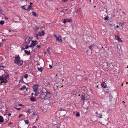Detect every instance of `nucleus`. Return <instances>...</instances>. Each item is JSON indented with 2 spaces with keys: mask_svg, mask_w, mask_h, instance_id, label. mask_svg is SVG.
Segmentation results:
<instances>
[{
  "mask_svg": "<svg viewBox=\"0 0 128 128\" xmlns=\"http://www.w3.org/2000/svg\"><path fill=\"white\" fill-rule=\"evenodd\" d=\"M8 75H4L0 77V80L2 83H6L8 80Z\"/></svg>",
  "mask_w": 128,
  "mask_h": 128,
  "instance_id": "nucleus-1",
  "label": "nucleus"
},
{
  "mask_svg": "<svg viewBox=\"0 0 128 128\" xmlns=\"http://www.w3.org/2000/svg\"><path fill=\"white\" fill-rule=\"evenodd\" d=\"M14 63L19 66H22V65L23 61L22 60H14Z\"/></svg>",
  "mask_w": 128,
  "mask_h": 128,
  "instance_id": "nucleus-2",
  "label": "nucleus"
},
{
  "mask_svg": "<svg viewBox=\"0 0 128 128\" xmlns=\"http://www.w3.org/2000/svg\"><path fill=\"white\" fill-rule=\"evenodd\" d=\"M44 96L43 97L44 98H49L50 96V93L49 92H48L46 90V92L44 93Z\"/></svg>",
  "mask_w": 128,
  "mask_h": 128,
  "instance_id": "nucleus-3",
  "label": "nucleus"
},
{
  "mask_svg": "<svg viewBox=\"0 0 128 128\" xmlns=\"http://www.w3.org/2000/svg\"><path fill=\"white\" fill-rule=\"evenodd\" d=\"M32 43L29 46L30 47H32V46H35L36 45L38 44L37 41H32Z\"/></svg>",
  "mask_w": 128,
  "mask_h": 128,
  "instance_id": "nucleus-4",
  "label": "nucleus"
},
{
  "mask_svg": "<svg viewBox=\"0 0 128 128\" xmlns=\"http://www.w3.org/2000/svg\"><path fill=\"white\" fill-rule=\"evenodd\" d=\"M38 85H34V87L33 86L34 91L35 92H37L38 90Z\"/></svg>",
  "mask_w": 128,
  "mask_h": 128,
  "instance_id": "nucleus-5",
  "label": "nucleus"
},
{
  "mask_svg": "<svg viewBox=\"0 0 128 128\" xmlns=\"http://www.w3.org/2000/svg\"><path fill=\"white\" fill-rule=\"evenodd\" d=\"M115 37L116 39L118 41L120 42H122V40L120 38V36H116V35H115Z\"/></svg>",
  "mask_w": 128,
  "mask_h": 128,
  "instance_id": "nucleus-6",
  "label": "nucleus"
},
{
  "mask_svg": "<svg viewBox=\"0 0 128 128\" xmlns=\"http://www.w3.org/2000/svg\"><path fill=\"white\" fill-rule=\"evenodd\" d=\"M95 113L96 114H97V115L96 116V117H97L100 118H102V114L100 113L98 114V112H96Z\"/></svg>",
  "mask_w": 128,
  "mask_h": 128,
  "instance_id": "nucleus-7",
  "label": "nucleus"
},
{
  "mask_svg": "<svg viewBox=\"0 0 128 128\" xmlns=\"http://www.w3.org/2000/svg\"><path fill=\"white\" fill-rule=\"evenodd\" d=\"M102 86L104 88H105L106 87V84L104 82H103L101 84Z\"/></svg>",
  "mask_w": 128,
  "mask_h": 128,
  "instance_id": "nucleus-8",
  "label": "nucleus"
},
{
  "mask_svg": "<svg viewBox=\"0 0 128 128\" xmlns=\"http://www.w3.org/2000/svg\"><path fill=\"white\" fill-rule=\"evenodd\" d=\"M56 40L58 42H62V40L61 38H59L58 37L56 39Z\"/></svg>",
  "mask_w": 128,
  "mask_h": 128,
  "instance_id": "nucleus-9",
  "label": "nucleus"
},
{
  "mask_svg": "<svg viewBox=\"0 0 128 128\" xmlns=\"http://www.w3.org/2000/svg\"><path fill=\"white\" fill-rule=\"evenodd\" d=\"M32 7L33 6L31 5H28V9H27L26 10H30L31 9H32V10H33V9L32 8Z\"/></svg>",
  "mask_w": 128,
  "mask_h": 128,
  "instance_id": "nucleus-10",
  "label": "nucleus"
},
{
  "mask_svg": "<svg viewBox=\"0 0 128 128\" xmlns=\"http://www.w3.org/2000/svg\"><path fill=\"white\" fill-rule=\"evenodd\" d=\"M44 34V31H42L40 33V36H43Z\"/></svg>",
  "mask_w": 128,
  "mask_h": 128,
  "instance_id": "nucleus-11",
  "label": "nucleus"
},
{
  "mask_svg": "<svg viewBox=\"0 0 128 128\" xmlns=\"http://www.w3.org/2000/svg\"><path fill=\"white\" fill-rule=\"evenodd\" d=\"M4 120V119L3 117L0 116V123L3 122Z\"/></svg>",
  "mask_w": 128,
  "mask_h": 128,
  "instance_id": "nucleus-12",
  "label": "nucleus"
},
{
  "mask_svg": "<svg viewBox=\"0 0 128 128\" xmlns=\"http://www.w3.org/2000/svg\"><path fill=\"white\" fill-rule=\"evenodd\" d=\"M32 14L35 17H38V14H36L35 12H32Z\"/></svg>",
  "mask_w": 128,
  "mask_h": 128,
  "instance_id": "nucleus-13",
  "label": "nucleus"
},
{
  "mask_svg": "<svg viewBox=\"0 0 128 128\" xmlns=\"http://www.w3.org/2000/svg\"><path fill=\"white\" fill-rule=\"evenodd\" d=\"M30 100L32 102H34L36 100V99L33 97H31Z\"/></svg>",
  "mask_w": 128,
  "mask_h": 128,
  "instance_id": "nucleus-14",
  "label": "nucleus"
},
{
  "mask_svg": "<svg viewBox=\"0 0 128 128\" xmlns=\"http://www.w3.org/2000/svg\"><path fill=\"white\" fill-rule=\"evenodd\" d=\"M24 52L27 55H29L30 54V51L25 50H24Z\"/></svg>",
  "mask_w": 128,
  "mask_h": 128,
  "instance_id": "nucleus-15",
  "label": "nucleus"
},
{
  "mask_svg": "<svg viewBox=\"0 0 128 128\" xmlns=\"http://www.w3.org/2000/svg\"><path fill=\"white\" fill-rule=\"evenodd\" d=\"M26 88V86H23L21 87V88H20V90H24Z\"/></svg>",
  "mask_w": 128,
  "mask_h": 128,
  "instance_id": "nucleus-16",
  "label": "nucleus"
},
{
  "mask_svg": "<svg viewBox=\"0 0 128 128\" xmlns=\"http://www.w3.org/2000/svg\"><path fill=\"white\" fill-rule=\"evenodd\" d=\"M15 60H19V59H20V57L19 56H18L16 57L15 58Z\"/></svg>",
  "mask_w": 128,
  "mask_h": 128,
  "instance_id": "nucleus-17",
  "label": "nucleus"
},
{
  "mask_svg": "<svg viewBox=\"0 0 128 128\" xmlns=\"http://www.w3.org/2000/svg\"><path fill=\"white\" fill-rule=\"evenodd\" d=\"M37 68L38 71L40 72H42V67L40 68Z\"/></svg>",
  "mask_w": 128,
  "mask_h": 128,
  "instance_id": "nucleus-18",
  "label": "nucleus"
},
{
  "mask_svg": "<svg viewBox=\"0 0 128 128\" xmlns=\"http://www.w3.org/2000/svg\"><path fill=\"white\" fill-rule=\"evenodd\" d=\"M81 98L82 100H85V97H84V96H81Z\"/></svg>",
  "mask_w": 128,
  "mask_h": 128,
  "instance_id": "nucleus-19",
  "label": "nucleus"
},
{
  "mask_svg": "<svg viewBox=\"0 0 128 128\" xmlns=\"http://www.w3.org/2000/svg\"><path fill=\"white\" fill-rule=\"evenodd\" d=\"M4 23V20H1L0 22V24L1 25L3 24Z\"/></svg>",
  "mask_w": 128,
  "mask_h": 128,
  "instance_id": "nucleus-20",
  "label": "nucleus"
},
{
  "mask_svg": "<svg viewBox=\"0 0 128 128\" xmlns=\"http://www.w3.org/2000/svg\"><path fill=\"white\" fill-rule=\"evenodd\" d=\"M94 45H91L89 47V48H90L91 50L92 49V48L93 47H94Z\"/></svg>",
  "mask_w": 128,
  "mask_h": 128,
  "instance_id": "nucleus-21",
  "label": "nucleus"
},
{
  "mask_svg": "<svg viewBox=\"0 0 128 128\" xmlns=\"http://www.w3.org/2000/svg\"><path fill=\"white\" fill-rule=\"evenodd\" d=\"M124 24V23H120L119 24L120 26H121L122 27H123V25Z\"/></svg>",
  "mask_w": 128,
  "mask_h": 128,
  "instance_id": "nucleus-22",
  "label": "nucleus"
},
{
  "mask_svg": "<svg viewBox=\"0 0 128 128\" xmlns=\"http://www.w3.org/2000/svg\"><path fill=\"white\" fill-rule=\"evenodd\" d=\"M67 22H72V20L71 19H66Z\"/></svg>",
  "mask_w": 128,
  "mask_h": 128,
  "instance_id": "nucleus-23",
  "label": "nucleus"
},
{
  "mask_svg": "<svg viewBox=\"0 0 128 128\" xmlns=\"http://www.w3.org/2000/svg\"><path fill=\"white\" fill-rule=\"evenodd\" d=\"M25 5L24 6H22V8L23 9H24L25 10H26V9L25 8V7H24L25 6Z\"/></svg>",
  "mask_w": 128,
  "mask_h": 128,
  "instance_id": "nucleus-24",
  "label": "nucleus"
},
{
  "mask_svg": "<svg viewBox=\"0 0 128 128\" xmlns=\"http://www.w3.org/2000/svg\"><path fill=\"white\" fill-rule=\"evenodd\" d=\"M25 122L26 124H28L29 123V122L28 120H26L25 121Z\"/></svg>",
  "mask_w": 128,
  "mask_h": 128,
  "instance_id": "nucleus-25",
  "label": "nucleus"
},
{
  "mask_svg": "<svg viewBox=\"0 0 128 128\" xmlns=\"http://www.w3.org/2000/svg\"><path fill=\"white\" fill-rule=\"evenodd\" d=\"M80 116V114L78 112L76 114V116L77 117L79 116Z\"/></svg>",
  "mask_w": 128,
  "mask_h": 128,
  "instance_id": "nucleus-26",
  "label": "nucleus"
},
{
  "mask_svg": "<svg viewBox=\"0 0 128 128\" xmlns=\"http://www.w3.org/2000/svg\"><path fill=\"white\" fill-rule=\"evenodd\" d=\"M109 18V17L108 16H106L104 18V20H108V18Z\"/></svg>",
  "mask_w": 128,
  "mask_h": 128,
  "instance_id": "nucleus-27",
  "label": "nucleus"
},
{
  "mask_svg": "<svg viewBox=\"0 0 128 128\" xmlns=\"http://www.w3.org/2000/svg\"><path fill=\"white\" fill-rule=\"evenodd\" d=\"M28 74H26L25 75V76H24V77L25 78H26L28 77Z\"/></svg>",
  "mask_w": 128,
  "mask_h": 128,
  "instance_id": "nucleus-28",
  "label": "nucleus"
},
{
  "mask_svg": "<svg viewBox=\"0 0 128 128\" xmlns=\"http://www.w3.org/2000/svg\"><path fill=\"white\" fill-rule=\"evenodd\" d=\"M89 106V104L88 103H87V106H85V107L86 108H88V106Z\"/></svg>",
  "mask_w": 128,
  "mask_h": 128,
  "instance_id": "nucleus-29",
  "label": "nucleus"
},
{
  "mask_svg": "<svg viewBox=\"0 0 128 128\" xmlns=\"http://www.w3.org/2000/svg\"><path fill=\"white\" fill-rule=\"evenodd\" d=\"M3 12V11L2 10L0 9V14H2Z\"/></svg>",
  "mask_w": 128,
  "mask_h": 128,
  "instance_id": "nucleus-30",
  "label": "nucleus"
},
{
  "mask_svg": "<svg viewBox=\"0 0 128 128\" xmlns=\"http://www.w3.org/2000/svg\"><path fill=\"white\" fill-rule=\"evenodd\" d=\"M66 19H64V20L63 23H66Z\"/></svg>",
  "mask_w": 128,
  "mask_h": 128,
  "instance_id": "nucleus-31",
  "label": "nucleus"
},
{
  "mask_svg": "<svg viewBox=\"0 0 128 128\" xmlns=\"http://www.w3.org/2000/svg\"><path fill=\"white\" fill-rule=\"evenodd\" d=\"M27 112L28 113H31V111L30 110H28Z\"/></svg>",
  "mask_w": 128,
  "mask_h": 128,
  "instance_id": "nucleus-32",
  "label": "nucleus"
},
{
  "mask_svg": "<svg viewBox=\"0 0 128 128\" xmlns=\"http://www.w3.org/2000/svg\"><path fill=\"white\" fill-rule=\"evenodd\" d=\"M38 34H36V38H37L38 39Z\"/></svg>",
  "mask_w": 128,
  "mask_h": 128,
  "instance_id": "nucleus-33",
  "label": "nucleus"
},
{
  "mask_svg": "<svg viewBox=\"0 0 128 128\" xmlns=\"http://www.w3.org/2000/svg\"><path fill=\"white\" fill-rule=\"evenodd\" d=\"M29 47H30L29 46H26L25 48V49H27Z\"/></svg>",
  "mask_w": 128,
  "mask_h": 128,
  "instance_id": "nucleus-34",
  "label": "nucleus"
},
{
  "mask_svg": "<svg viewBox=\"0 0 128 128\" xmlns=\"http://www.w3.org/2000/svg\"><path fill=\"white\" fill-rule=\"evenodd\" d=\"M36 46L38 47V48H40V45H38L37 46Z\"/></svg>",
  "mask_w": 128,
  "mask_h": 128,
  "instance_id": "nucleus-35",
  "label": "nucleus"
},
{
  "mask_svg": "<svg viewBox=\"0 0 128 128\" xmlns=\"http://www.w3.org/2000/svg\"><path fill=\"white\" fill-rule=\"evenodd\" d=\"M54 36L55 38H56V39L58 37L56 36V35L55 34H54Z\"/></svg>",
  "mask_w": 128,
  "mask_h": 128,
  "instance_id": "nucleus-36",
  "label": "nucleus"
},
{
  "mask_svg": "<svg viewBox=\"0 0 128 128\" xmlns=\"http://www.w3.org/2000/svg\"><path fill=\"white\" fill-rule=\"evenodd\" d=\"M36 116H37L36 118V120H38L39 118H38V115H36Z\"/></svg>",
  "mask_w": 128,
  "mask_h": 128,
  "instance_id": "nucleus-37",
  "label": "nucleus"
},
{
  "mask_svg": "<svg viewBox=\"0 0 128 128\" xmlns=\"http://www.w3.org/2000/svg\"><path fill=\"white\" fill-rule=\"evenodd\" d=\"M49 67L50 68H52V66L50 64L49 65Z\"/></svg>",
  "mask_w": 128,
  "mask_h": 128,
  "instance_id": "nucleus-38",
  "label": "nucleus"
},
{
  "mask_svg": "<svg viewBox=\"0 0 128 128\" xmlns=\"http://www.w3.org/2000/svg\"><path fill=\"white\" fill-rule=\"evenodd\" d=\"M22 116V114H20L18 118H20Z\"/></svg>",
  "mask_w": 128,
  "mask_h": 128,
  "instance_id": "nucleus-39",
  "label": "nucleus"
},
{
  "mask_svg": "<svg viewBox=\"0 0 128 128\" xmlns=\"http://www.w3.org/2000/svg\"><path fill=\"white\" fill-rule=\"evenodd\" d=\"M67 0H62V1H63L64 2H67Z\"/></svg>",
  "mask_w": 128,
  "mask_h": 128,
  "instance_id": "nucleus-40",
  "label": "nucleus"
},
{
  "mask_svg": "<svg viewBox=\"0 0 128 128\" xmlns=\"http://www.w3.org/2000/svg\"><path fill=\"white\" fill-rule=\"evenodd\" d=\"M32 115H34V116H36V115H36V114H35V113H34V112L32 114Z\"/></svg>",
  "mask_w": 128,
  "mask_h": 128,
  "instance_id": "nucleus-41",
  "label": "nucleus"
},
{
  "mask_svg": "<svg viewBox=\"0 0 128 128\" xmlns=\"http://www.w3.org/2000/svg\"><path fill=\"white\" fill-rule=\"evenodd\" d=\"M47 51L49 53V54H50V52H49V50L48 49H47Z\"/></svg>",
  "mask_w": 128,
  "mask_h": 128,
  "instance_id": "nucleus-42",
  "label": "nucleus"
},
{
  "mask_svg": "<svg viewBox=\"0 0 128 128\" xmlns=\"http://www.w3.org/2000/svg\"><path fill=\"white\" fill-rule=\"evenodd\" d=\"M32 127L33 128H36V126H33Z\"/></svg>",
  "mask_w": 128,
  "mask_h": 128,
  "instance_id": "nucleus-43",
  "label": "nucleus"
},
{
  "mask_svg": "<svg viewBox=\"0 0 128 128\" xmlns=\"http://www.w3.org/2000/svg\"><path fill=\"white\" fill-rule=\"evenodd\" d=\"M4 18L6 20H8V18H6V17H4Z\"/></svg>",
  "mask_w": 128,
  "mask_h": 128,
  "instance_id": "nucleus-44",
  "label": "nucleus"
},
{
  "mask_svg": "<svg viewBox=\"0 0 128 128\" xmlns=\"http://www.w3.org/2000/svg\"><path fill=\"white\" fill-rule=\"evenodd\" d=\"M2 43H0V46H2Z\"/></svg>",
  "mask_w": 128,
  "mask_h": 128,
  "instance_id": "nucleus-45",
  "label": "nucleus"
},
{
  "mask_svg": "<svg viewBox=\"0 0 128 128\" xmlns=\"http://www.w3.org/2000/svg\"><path fill=\"white\" fill-rule=\"evenodd\" d=\"M20 108H17V110H20Z\"/></svg>",
  "mask_w": 128,
  "mask_h": 128,
  "instance_id": "nucleus-46",
  "label": "nucleus"
},
{
  "mask_svg": "<svg viewBox=\"0 0 128 128\" xmlns=\"http://www.w3.org/2000/svg\"><path fill=\"white\" fill-rule=\"evenodd\" d=\"M11 114H8V116H11Z\"/></svg>",
  "mask_w": 128,
  "mask_h": 128,
  "instance_id": "nucleus-47",
  "label": "nucleus"
},
{
  "mask_svg": "<svg viewBox=\"0 0 128 128\" xmlns=\"http://www.w3.org/2000/svg\"><path fill=\"white\" fill-rule=\"evenodd\" d=\"M56 66H58L59 65V64L58 63H56Z\"/></svg>",
  "mask_w": 128,
  "mask_h": 128,
  "instance_id": "nucleus-48",
  "label": "nucleus"
},
{
  "mask_svg": "<svg viewBox=\"0 0 128 128\" xmlns=\"http://www.w3.org/2000/svg\"><path fill=\"white\" fill-rule=\"evenodd\" d=\"M88 79V78H87L86 77V78H84V79L85 80H87V79Z\"/></svg>",
  "mask_w": 128,
  "mask_h": 128,
  "instance_id": "nucleus-49",
  "label": "nucleus"
},
{
  "mask_svg": "<svg viewBox=\"0 0 128 128\" xmlns=\"http://www.w3.org/2000/svg\"><path fill=\"white\" fill-rule=\"evenodd\" d=\"M25 88L26 89V91H27L28 90V88Z\"/></svg>",
  "mask_w": 128,
  "mask_h": 128,
  "instance_id": "nucleus-50",
  "label": "nucleus"
},
{
  "mask_svg": "<svg viewBox=\"0 0 128 128\" xmlns=\"http://www.w3.org/2000/svg\"><path fill=\"white\" fill-rule=\"evenodd\" d=\"M34 96H37V94H34Z\"/></svg>",
  "mask_w": 128,
  "mask_h": 128,
  "instance_id": "nucleus-51",
  "label": "nucleus"
},
{
  "mask_svg": "<svg viewBox=\"0 0 128 128\" xmlns=\"http://www.w3.org/2000/svg\"><path fill=\"white\" fill-rule=\"evenodd\" d=\"M19 106H22V104H19Z\"/></svg>",
  "mask_w": 128,
  "mask_h": 128,
  "instance_id": "nucleus-52",
  "label": "nucleus"
},
{
  "mask_svg": "<svg viewBox=\"0 0 128 128\" xmlns=\"http://www.w3.org/2000/svg\"><path fill=\"white\" fill-rule=\"evenodd\" d=\"M24 49H25V48H24V47H22V50H24Z\"/></svg>",
  "mask_w": 128,
  "mask_h": 128,
  "instance_id": "nucleus-53",
  "label": "nucleus"
},
{
  "mask_svg": "<svg viewBox=\"0 0 128 128\" xmlns=\"http://www.w3.org/2000/svg\"><path fill=\"white\" fill-rule=\"evenodd\" d=\"M61 12L63 14V15H64V13L63 12Z\"/></svg>",
  "mask_w": 128,
  "mask_h": 128,
  "instance_id": "nucleus-54",
  "label": "nucleus"
},
{
  "mask_svg": "<svg viewBox=\"0 0 128 128\" xmlns=\"http://www.w3.org/2000/svg\"><path fill=\"white\" fill-rule=\"evenodd\" d=\"M64 112V111H61V112H60V113H62L63 112Z\"/></svg>",
  "mask_w": 128,
  "mask_h": 128,
  "instance_id": "nucleus-55",
  "label": "nucleus"
},
{
  "mask_svg": "<svg viewBox=\"0 0 128 128\" xmlns=\"http://www.w3.org/2000/svg\"><path fill=\"white\" fill-rule=\"evenodd\" d=\"M14 108H16V109H17V108L16 107V106H15V107H14Z\"/></svg>",
  "mask_w": 128,
  "mask_h": 128,
  "instance_id": "nucleus-56",
  "label": "nucleus"
},
{
  "mask_svg": "<svg viewBox=\"0 0 128 128\" xmlns=\"http://www.w3.org/2000/svg\"><path fill=\"white\" fill-rule=\"evenodd\" d=\"M34 95V93H33L32 94V95L33 96Z\"/></svg>",
  "mask_w": 128,
  "mask_h": 128,
  "instance_id": "nucleus-57",
  "label": "nucleus"
},
{
  "mask_svg": "<svg viewBox=\"0 0 128 128\" xmlns=\"http://www.w3.org/2000/svg\"><path fill=\"white\" fill-rule=\"evenodd\" d=\"M30 5H31L32 4V3L30 2Z\"/></svg>",
  "mask_w": 128,
  "mask_h": 128,
  "instance_id": "nucleus-58",
  "label": "nucleus"
},
{
  "mask_svg": "<svg viewBox=\"0 0 128 128\" xmlns=\"http://www.w3.org/2000/svg\"><path fill=\"white\" fill-rule=\"evenodd\" d=\"M123 83H122V84L121 85H122V86H123Z\"/></svg>",
  "mask_w": 128,
  "mask_h": 128,
  "instance_id": "nucleus-59",
  "label": "nucleus"
},
{
  "mask_svg": "<svg viewBox=\"0 0 128 128\" xmlns=\"http://www.w3.org/2000/svg\"><path fill=\"white\" fill-rule=\"evenodd\" d=\"M8 31H9V32H11V30H8Z\"/></svg>",
  "mask_w": 128,
  "mask_h": 128,
  "instance_id": "nucleus-60",
  "label": "nucleus"
},
{
  "mask_svg": "<svg viewBox=\"0 0 128 128\" xmlns=\"http://www.w3.org/2000/svg\"><path fill=\"white\" fill-rule=\"evenodd\" d=\"M48 84H50V83H49V82H48Z\"/></svg>",
  "mask_w": 128,
  "mask_h": 128,
  "instance_id": "nucleus-61",
  "label": "nucleus"
},
{
  "mask_svg": "<svg viewBox=\"0 0 128 128\" xmlns=\"http://www.w3.org/2000/svg\"><path fill=\"white\" fill-rule=\"evenodd\" d=\"M12 124V123H11V122H10V123L9 124Z\"/></svg>",
  "mask_w": 128,
  "mask_h": 128,
  "instance_id": "nucleus-62",
  "label": "nucleus"
},
{
  "mask_svg": "<svg viewBox=\"0 0 128 128\" xmlns=\"http://www.w3.org/2000/svg\"><path fill=\"white\" fill-rule=\"evenodd\" d=\"M66 10L65 11L67 10H68V9H66V10Z\"/></svg>",
  "mask_w": 128,
  "mask_h": 128,
  "instance_id": "nucleus-63",
  "label": "nucleus"
},
{
  "mask_svg": "<svg viewBox=\"0 0 128 128\" xmlns=\"http://www.w3.org/2000/svg\"><path fill=\"white\" fill-rule=\"evenodd\" d=\"M126 84H128V82H126Z\"/></svg>",
  "mask_w": 128,
  "mask_h": 128,
  "instance_id": "nucleus-64",
  "label": "nucleus"
}]
</instances>
